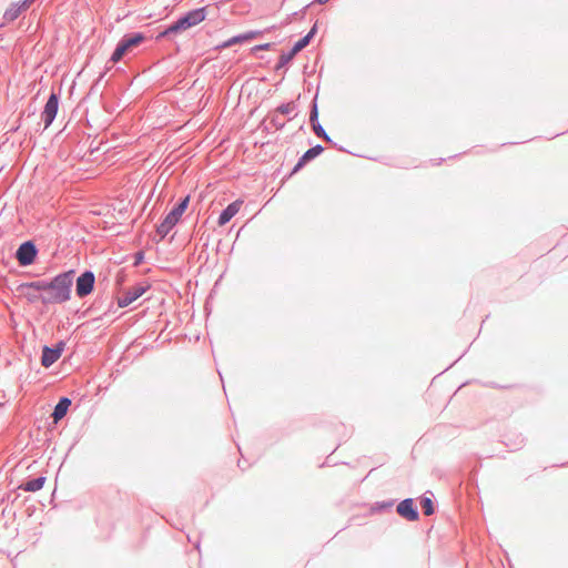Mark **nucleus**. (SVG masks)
<instances>
[{"label": "nucleus", "instance_id": "25", "mask_svg": "<svg viewBox=\"0 0 568 568\" xmlns=\"http://www.w3.org/2000/svg\"><path fill=\"white\" fill-rule=\"evenodd\" d=\"M143 258H144V253L142 251L136 252L134 255V263H133L134 266L140 265L143 261Z\"/></svg>", "mask_w": 568, "mask_h": 568}, {"label": "nucleus", "instance_id": "27", "mask_svg": "<svg viewBox=\"0 0 568 568\" xmlns=\"http://www.w3.org/2000/svg\"><path fill=\"white\" fill-rule=\"evenodd\" d=\"M110 70L109 67L105 68V70L103 72L100 73V75L98 77V79L95 80V82L93 83L91 90L94 89L95 85H98V83L105 77L106 72Z\"/></svg>", "mask_w": 568, "mask_h": 568}, {"label": "nucleus", "instance_id": "12", "mask_svg": "<svg viewBox=\"0 0 568 568\" xmlns=\"http://www.w3.org/2000/svg\"><path fill=\"white\" fill-rule=\"evenodd\" d=\"M397 514L409 521H416L419 518L417 508L412 498L402 500L396 508Z\"/></svg>", "mask_w": 568, "mask_h": 568}, {"label": "nucleus", "instance_id": "15", "mask_svg": "<svg viewBox=\"0 0 568 568\" xmlns=\"http://www.w3.org/2000/svg\"><path fill=\"white\" fill-rule=\"evenodd\" d=\"M317 31L316 23L312 27V29L308 31L306 36H304L302 39H300L293 48L290 50V52H286V62L291 60L297 52H300L302 49H304L311 41V39L315 36Z\"/></svg>", "mask_w": 568, "mask_h": 568}, {"label": "nucleus", "instance_id": "10", "mask_svg": "<svg viewBox=\"0 0 568 568\" xmlns=\"http://www.w3.org/2000/svg\"><path fill=\"white\" fill-rule=\"evenodd\" d=\"M36 0H21L19 2H12L3 13V20L6 22H12L19 18V16L27 11Z\"/></svg>", "mask_w": 568, "mask_h": 568}, {"label": "nucleus", "instance_id": "6", "mask_svg": "<svg viewBox=\"0 0 568 568\" xmlns=\"http://www.w3.org/2000/svg\"><path fill=\"white\" fill-rule=\"evenodd\" d=\"M60 94L52 91L44 104L41 112V119L44 123V129H48L54 121L59 110Z\"/></svg>", "mask_w": 568, "mask_h": 568}, {"label": "nucleus", "instance_id": "26", "mask_svg": "<svg viewBox=\"0 0 568 568\" xmlns=\"http://www.w3.org/2000/svg\"><path fill=\"white\" fill-rule=\"evenodd\" d=\"M295 114V105L293 103H286V118Z\"/></svg>", "mask_w": 568, "mask_h": 568}, {"label": "nucleus", "instance_id": "1", "mask_svg": "<svg viewBox=\"0 0 568 568\" xmlns=\"http://www.w3.org/2000/svg\"><path fill=\"white\" fill-rule=\"evenodd\" d=\"M74 270L60 273L50 280L49 291L43 294L42 304H62L70 300Z\"/></svg>", "mask_w": 568, "mask_h": 568}, {"label": "nucleus", "instance_id": "28", "mask_svg": "<svg viewBox=\"0 0 568 568\" xmlns=\"http://www.w3.org/2000/svg\"><path fill=\"white\" fill-rule=\"evenodd\" d=\"M393 501H387V503H383L379 508L381 509H388V508H392L393 507Z\"/></svg>", "mask_w": 568, "mask_h": 568}, {"label": "nucleus", "instance_id": "29", "mask_svg": "<svg viewBox=\"0 0 568 568\" xmlns=\"http://www.w3.org/2000/svg\"><path fill=\"white\" fill-rule=\"evenodd\" d=\"M329 0H314V2L316 3H320V4H325L327 3Z\"/></svg>", "mask_w": 568, "mask_h": 568}, {"label": "nucleus", "instance_id": "13", "mask_svg": "<svg viewBox=\"0 0 568 568\" xmlns=\"http://www.w3.org/2000/svg\"><path fill=\"white\" fill-rule=\"evenodd\" d=\"M324 151V148L321 144H317L311 149H308L298 160L296 165L293 168V170L290 173V176L298 172L306 163L314 160L316 156H318Z\"/></svg>", "mask_w": 568, "mask_h": 568}, {"label": "nucleus", "instance_id": "18", "mask_svg": "<svg viewBox=\"0 0 568 568\" xmlns=\"http://www.w3.org/2000/svg\"><path fill=\"white\" fill-rule=\"evenodd\" d=\"M47 478L44 476H38L36 478L28 479L27 481L22 483L19 488L24 491L36 493L40 490Z\"/></svg>", "mask_w": 568, "mask_h": 568}, {"label": "nucleus", "instance_id": "24", "mask_svg": "<svg viewBox=\"0 0 568 568\" xmlns=\"http://www.w3.org/2000/svg\"><path fill=\"white\" fill-rule=\"evenodd\" d=\"M284 68V51H280L278 53V57H277V61H276V69L280 70Z\"/></svg>", "mask_w": 568, "mask_h": 568}, {"label": "nucleus", "instance_id": "21", "mask_svg": "<svg viewBox=\"0 0 568 568\" xmlns=\"http://www.w3.org/2000/svg\"><path fill=\"white\" fill-rule=\"evenodd\" d=\"M182 31H185V29L182 28L181 22L178 19V20L173 21L170 26H168L163 31H161L156 36V40H160V39H163V38H168L171 34H178V33H180Z\"/></svg>", "mask_w": 568, "mask_h": 568}, {"label": "nucleus", "instance_id": "20", "mask_svg": "<svg viewBox=\"0 0 568 568\" xmlns=\"http://www.w3.org/2000/svg\"><path fill=\"white\" fill-rule=\"evenodd\" d=\"M49 283L50 281L45 280L21 283V290H33L37 293L43 292L45 294L49 291Z\"/></svg>", "mask_w": 568, "mask_h": 568}, {"label": "nucleus", "instance_id": "17", "mask_svg": "<svg viewBox=\"0 0 568 568\" xmlns=\"http://www.w3.org/2000/svg\"><path fill=\"white\" fill-rule=\"evenodd\" d=\"M310 121H311L312 128L314 130V133L318 138H322V139H324L327 142H332L331 138L326 134L325 130L323 129V126L320 124V122L317 120V106H316V104L313 105V109H312V112H311V115H310Z\"/></svg>", "mask_w": 568, "mask_h": 568}, {"label": "nucleus", "instance_id": "2", "mask_svg": "<svg viewBox=\"0 0 568 568\" xmlns=\"http://www.w3.org/2000/svg\"><path fill=\"white\" fill-rule=\"evenodd\" d=\"M145 40L146 37L143 32H132L124 34L112 52L110 62H120L126 54L132 53L134 49L142 44Z\"/></svg>", "mask_w": 568, "mask_h": 568}, {"label": "nucleus", "instance_id": "9", "mask_svg": "<svg viewBox=\"0 0 568 568\" xmlns=\"http://www.w3.org/2000/svg\"><path fill=\"white\" fill-rule=\"evenodd\" d=\"M148 288H149V285H142V284H139L134 287L129 288L128 291H125L123 293L122 296L118 297V301H116L118 306L121 308L129 306L131 303H133L139 297H141L146 292Z\"/></svg>", "mask_w": 568, "mask_h": 568}, {"label": "nucleus", "instance_id": "14", "mask_svg": "<svg viewBox=\"0 0 568 568\" xmlns=\"http://www.w3.org/2000/svg\"><path fill=\"white\" fill-rule=\"evenodd\" d=\"M242 203L243 202L241 200H236V201L230 203L221 212V214L219 216V220H217L219 225L222 226V225H225L226 223H229L236 215V213L240 211Z\"/></svg>", "mask_w": 568, "mask_h": 568}, {"label": "nucleus", "instance_id": "19", "mask_svg": "<svg viewBox=\"0 0 568 568\" xmlns=\"http://www.w3.org/2000/svg\"><path fill=\"white\" fill-rule=\"evenodd\" d=\"M255 32L250 31L246 33L237 34L235 37H232L231 39L224 41L222 44L217 45L219 49H225L230 48L236 43H243L252 40L255 37Z\"/></svg>", "mask_w": 568, "mask_h": 568}, {"label": "nucleus", "instance_id": "4", "mask_svg": "<svg viewBox=\"0 0 568 568\" xmlns=\"http://www.w3.org/2000/svg\"><path fill=\"white\" fill-rule=\"evenodd\" d=\"M38 252L33 241H24L19 245L16 252V258L20 266H29L34 263Z\"/></svg>", "mask_w": 568, "mask_h": 568}, {"label": "nucleus", "instance_id": "7", "mask_svg": "<svg viewBox=\"0 0 568 568\" xmlns=\"http://www.w3.org/2000/svg\"><path fill=\"white\" fill-rule=\"evenodd\" d=\"M65 343L63 341H59L53 347L44 345L42 348L41 365L45 368L53 365L62 355Z\"/></svg>", "mask_w": 568, "mask_h": 568}, {"label": "nucleus", "instance_id": "8", "mask_svg": "<svg viewBox=\"0 0 568 568\" xmlns=\"http://www.w3.org/2000/svg\"><path fill=\"white\" fill-rule=\"evenodd\" d=\"M206 18V8L201 7L185 12L183 16L179 18L182 28L185 30L197 26Z\"/></svg>", "mask_w": 568, "mask_h": 568}, {"label": "nucleus", "instance_id": "5", "mask_svg": "<svg viewBox=\"0 0 568 568\" xmlns=\"http://www.w3.org/2000/svg\"><path fill=\"white\" fill-rule=\"evenodd\" d=\"M95 275L92 271L85 270L75 281V294L79 298H84L93 292Z\"/></svg>", "mask_w": 568, "mask_h": 568}, {"label": "nucleus", "instance_id": "22", "mask_svg": "<svg viewBox=\"0 0 568 568\" xmlns=\"http://www.w3.org/2000/svg\"><path fill=\"white\" fill-rule=\"evenodd\" d=\"M17 292L23 296L29 303L42 302L43 294L37 293L33 290H21V284L18 285Z\"/></svg>", "mask_w": 568, "mask_h": 568}, {"label": "nucleus", "instance_id": "3", "mask_svg": "<svg viewBox=\"0 0 568 568\" xmlns=\"http://www.w3.org/2000/svg\"><path fill=\"white\" fill-rule=\"evenodd\" d=\"M190 203V195H186L173 206V209L165 215L163 221L156 226V233L160 240H163L171 230L178 224L183 213L186 211Z\"/></svg>", "mask_w": 568, "mask_h": 568}, {"label": "nucleus", "instance_id": "30", "mask_svg": "<svg viewBox=\"0 0 568 568\" xmlns=\"http://www.w3.org/2000/svg\"><path fill=\"white\" fill-rule=\"evenodd\" d=\"M268 47H270V44L267 43V44H263V45H257L256 49H266Z\"/></svg>", "mask_w": 568, "mask_h": 568}, {"label": "nucleus", "instance_id": "11", "mask_svg": "<svg viewBox=\"0 0 568 568\" xmlns=\"http://www.w3.org/2000/svg\"><path fill=\"white\" fill-rule=\"evenodd\" d=\"M284 103L276 106L273 114L264 120V126L267 131H277L284 126Z\"/></svg>", "mask_w": 568, "mask_h": 568}, {"label": "nucleus", "instance_id": "23", "mask_svg": "<svg viewBox=\"0 0 568 568\" xmlns=\"http://www.w3.org/2000/svg\"><path fill=\"white\" fill-rule=\"evenodd\" d=\"M420 506L426 516H430L434 514V504L430 497L423 496L420 498Z\"/></svg>", "mask_w": 568, "mask_h": 568}, {"label": "nucleus", "instance_id": "16", "mask_svg": "<svg viewBox=\"0 0 568 568\" xmlns=\"http://www.w3.org/2000/svg\"><path fill=\"white\" fill-rule=\"evenodd\" d=\"M72 402L69 397H61L55 404L51 417L54 423L61 420L68 413Z\"/></svg>", "mask_w": 568, "mask_h": 568}]
</instances>
